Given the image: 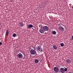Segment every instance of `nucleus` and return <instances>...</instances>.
Instances as JSON below:
<instances>
[{"instance_id": "obj_1", "label": "nucleus", "mask_w": 73, "mask_h": 73, "mask_svg": "<svg viewBox=\"0 0 73 73\" xmlns=\"http://www.w3.org/2000/svg\"><path fill=\"white\" fill-rule=\"evenodd\" d=\"M35 48L37 50H39L40 52H42L43 51V49H42V48L38 46H36Z\"/></svg>"}, {"instance_id": "obj_2", "label": "nucleus", "mask_w": 73, "mask_h": 73, "mask_svg": "<svg viewBox=\"0 0 73 73\" xmlns=\"http://www.w3.org/2000/svg\"><path fill=\"white\" fill-rule=\"evenodd\" d=\"M35 50V48L34 50L33 49H31L30 50V53H31V54H33V55H34V54H36V51Z\"/></svg>"}, {"instance_id": "obj_3", "label": "nucleus", "mask_w": 73, "mask_h": 73, "mask_svg": "<svg viewBox=\"0 0 73 73\" xmlns=\"http://www.w3.org/2000/svg\"><path fill=\"white\" fill-rule=\"evenodd\" d=\"M42 29L44 31H48L49 27L47 26H44L42 27Z\"/></svg>"}, {"instance_id": "obj_4", "label": "nucleus", "mask_w": 73, "mask_h": 73, "mask_svg": "<svg viewBox=\"0 0 73 73\" xmlns=\"http://www.w3.org/2000/svg\"><path fill=\"white\" fill-rule=\"evenodd\" d=\"M17 56L18 58H22L23 57V56L21 53H19L17 55Z\"/></svg>"}, {"instance_id": "obj_5", "label": "nucleus", "mask_w": 73, "mask_h": 73, "mask_svg": "<svg viewBox=\"0 0 73 73\" xmlns=\"http://www.w3.org/2000/svg\"><path fill=\"white\" fill-rule=\"evenodd\" d=\"M54 70L55 72H56L57 73L59 72V69H58V68L57 67H55L54 68Z\"/></svg>"}, {"instance_id": "obj_6", "label": "nucleus", "mask_w": 73, "mask_h": 73, "mask_svg": "<svg viewBox=\"0 0 73 73\" xmlns=\"http://www.w3.org/2000/svg\"><path fill=\"white\" fill-rule=\"evenodd\" d=\"M59 68H60V70L61 73H64V68H61V67L60 66H59Z\"/></svg>"}, {"instance_id": "obj_7", "label": "nucleus", "mask_w": 73, "mask_h": 73, "mask_svg": "<svg viewBox=\"0 0 73 73\" xmlns=\"http://www.w3.org/2000/svg\"><path fill=\"white\" fill-rule=\"evenodd\" d=\"M59 29L60 31H64V29L62 27L60 26L59 27Z\"/></svg>"}, {"instance_id": "obj_8", "label": "nucleus", "mask_w": 73, "mask_h": 73, "mask_svg": "<svg viewBox=\"0 0 73 73\" xmlns=\"http://www.w3.org/2000/svg\"><path fill=\"white\" fill-rule=\"evenodd\" d=\"M32 27H33V26L32 24L29 25L27 27V28L28 29H31V28H32Z\"/></svg>"}, {"instance_id": "obj_9", "label": "nucleus", "mask_w": 73, "mask_h": 73, "mask_svg": "<svg viewBox=\"0 0 73 73\" xmlns=\"http://www.w3.org/2000/svg\"><path fill=\"white\" fill-rule=\"evenodd\" d=\"M39 32L40 33H44V31L43 29H40L39 30Z\"/></svg>"}, {"instance_id": "obj_10", "label": "nucleus", "mask_w": 73, "mask_h": 73, "mask_svg": "<svg viewBox=\"0 0 73 73\" xmlns=\"http://www.w3.org/2000/svg\"><path fill=\"white\" fill-rule=\"evenodd\" d=\"M66 61L67 64H70V60L68 59H66Z\"/></svg>"}, {"instance_id": "obj_11", "label": "nucleus", "mask_w": 73, "mask_h": 73, "mask_svg": "<svg viewBox=\"0 0 73 73\" xmlns=\"http://www.w3.org/2000/svg\"><path fill=\"white\" fill-rule=\"evenodd\" d=\"M9 35V30H7L5 34L6 36H8Z\"/></svg>"}, {"instance_id": "obj_12", "label": "nucleus", "mask_w": 73, "mask_h": 73, "mask_svg": "<svg viewBox=\"0 0 73 73\" xmlns=\"http://www.w3.org/2000/svg\"><path fill=\"white\" fill-rule=\"evenodd\" d=\"M53 48L54 49L56 50L57 49V47L56 45H54L53 46Z\"/></svg>"}, {"instance_id": "obj_13", "label": "nucleus", "mask_w": 73, "mask_h": 73, "mask_svg": "<svg viewBox=\"0 0 73 73\" xmlns=\"http://www.w3.org/2000/svg\"><path fill=\"white\" fill-rule=\"evenodd\" d=\"M52 33L53 35H55L56 34V32L55 31H53L52 32Z\"/></svg>"}, {"instance_id": "obj_14", "label": "nucleus", "mask_w": 73, "mask_h": 73, "mask_svg": "<svg viewBox=\"0 0 73 73\" xmlns=\"http://www.w3.org/2000/svg\"><path fill=\"white\" fill-rule=\"evenodd\" d=\"M17 35L15 33H14L13 34V37H15L16 36H17Z\"/></svg>"}, {"instance_id": "obj_15", "label": "nucleus", "mask_w": 73, "mask_h": 73, "mask_svg": "<svg viewBox=\"0 0 73 73\" xmlns=\"http://www.w3.org/2000/svg\"><path fill=\"white\" fill-rule=\"evenodd\" d=\"M35 63H37L38 62V60L37 59H35Z\"/></svg>"}, {"instance_id": "obj_16", "label": "nucleus", "mask_w": 73, "mask_h": 73, "mask_svg": "<svg viewBox=\"0 0 73 73\" xmlns=\"http://www.w3.org/2000/svg\"><path fill=\"white\" fill-rule=\"evenodd\" d=\"M20 26H21V27H23V23L22 22H21L20 23Z\"/></svg>"}, {"instance_id": "obj_17", "label": "nucleus", "mask_w": 73, "mask_h": 73, "mask_svg": "<svg viewBox=\"0 0 73 73\" xmlns=\"http://www.w3.org/2000/svg\"><path fill=\"white\" fill-rule=\"evenodd\" d=\"M64 46V44L63 43H62L60 44V46Z\"/></svg>"}, {"instance_id": "obj_18", "label": "nucleus", "mask_w": 73, "mask_h": 73, "mask_svg": "<svg viewBox=\"0 0 73 73\" xmlns=\"http://www.w3.org/2000/svg\"><path fill=\"white\" fill-rule=\"evenodd\" d=\"M67 70H68V69L67 68H65V69H64L65 72H66Z\"/></svg>"}, {"instance_id": "obj_19", "label": "nucleus", "mask_w": 73, "mask_h": 73, "mask_svg": "<svg viewBox=\"0 0 73 73\" xmlns=\"http://www.w3.org/2000/svg\"><path fill=\"white\" fill-rule=\"evenodd\" d=\"M73 40V35L72 36L71 40Z\"/></svg>"}, {"instance_id": "obj_20", "label": "nucleus", "mask_w": 73, "mask_h": 73, "mask_svg": "<svg viewBox=\"0 0 73 73\" xmlns=\"http://www.w3.org/2000/svg\"><path fill=\"white\" fill-rule=\"evenodd\" d=\"M42 27H42V26L40 27V29H42Z\"/></svg>"}, {"instance_id": "obj_21", "label": "nucleus", "mask_w": 73, "mask_h": 73, "mask_svg": "<svg viewBox=\"0 0 73 73\" xmlns=\"http://www.w3.org/2000/svg\"><path fill=\"white\" fill-rule=\"evenodd\" d=\"M23 54L24 55V56H25V52H22Z\"/></svg>"}, {"instance_id": "obj_22", "label": "nucleus", "mask_w": 73, "mask_h": 73, "mask_svg": "<svg viewBox=\"0 0 73 73\" xmlns=\"http://www.w3.org/2000/svg\"><path fill=\"white\" fill-rule=\"evenodd\" d=\"M2 45V43L1 42H0V45Z\"/></svg>"}, {"instance_id": "obj_23", "label": "nucleus", "mask_w": 73, "mask_h": 73, "mask_svg": "<svg viewBox=\"0 0 73 73\" xmlns=\"http://www.w3.org/2000/svg\"><path fill=\"white\" fill-rule=\"evenodd\" d=\"M42 26V25H39V27L40 28V27H41Z\"/></svg>"}, {"instance_id": "obj_24", "label": "nucleus", "mask_w": 73, "mask_h": 73, "mask_svg": "<svg viewBox=\"0 0 73 73\" xmlns=\"http://www.w3.org/2000/svg\"><path fill=\"white\" fill-rule=\"evenodd\" d=\"M68 73H72L71 72H68Z\"/></svg>"}, {"instance_id": "obj_25", "label": "nucleus", "mask_w": 73, "mask_h": 73, "mask_svg": "<svg viewBox=\"0 0 73 73\" xmlns=\"http://www.w3.org/2000/svg\"><path fill=\"white\" fill-rule=\"evenodd\" d=\"M33 31H35V29H33Z\"/></svg>"}, {"instance_id": "obj_26", "label": "nucleus", "mask_w": 73, "mask_h": 73, "mask_svg": "<svg viewBox=\"0 0 73 73\" xmlns=\"http://www.w3.org/2000/svg\"><path fill=\"white\" fill-rule=\"evenodd\" d=\"M61 25V24H60L59 25Z\"/></svg>"}, {"instance_id": "obj_27", "label": "nucleus", "mask_w": 73, "mask_h": 73, "mask_svg": "<svg viewBox=\"0 0 73 73\" xmlns=\"http://www.w3.org/2000/svg\"><path fill=\"white\" fill-rule=\"evenodd\" d=\"M72 9H73V7H72Z\"/></svg>"}]
</instances>
